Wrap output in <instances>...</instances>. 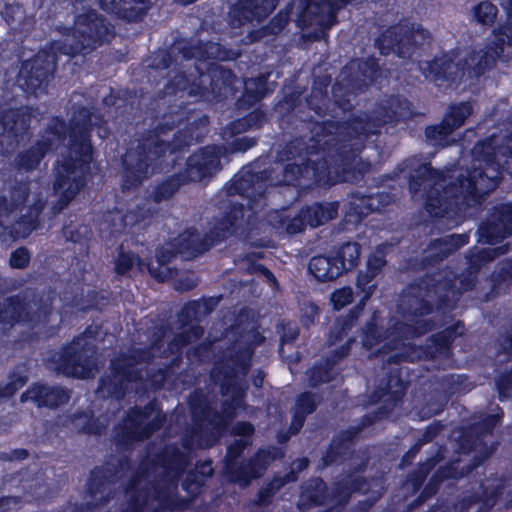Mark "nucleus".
Segmentation results:
<instances>
[{"mask_svg": "<svg viewBox=\"0 0 512 512\" xmlns=\"http://www.w3.org/2000/svg\"><path fill=\"white\" fill-rule=\"evenodd\" d=\"M91 145L82 140L74 144L56 167L55 191L66 205L82 188L91 160Z\"/></svg>", "mask_w": 512, "mask_h": 512, "instance_id": "obj_1", "label": "nucleus"}, {"mask_svg": "<svg viewBox=\"0 0 512 512\" xmlns=\"http://www.w3.org/2000/svg\"><path fill=\"white\" fill-rule=\"evenodd\" d=\"M471 113L472 107L469 103H460L450 107L440 126H432L426 129L427 138L436 144L446 145L445 137L452 133L454 129L462 126Z\"/></svg>", "mask_w": 512, "mask_h": 512, "instance_id": "obj_2", "label": "nucleus"}, {"mask_svg": "<svg viewBox=\"0 0 512 512\" xmlns=\"http://www.w3.org/2000/svg\"><path fill=\"white\" fill-rule=\"evenodd\" d=\"M337 215V207L333 203L326 205L315 204L312 207L303 209L299 217L294 219L288 226L287 231L291 234L302 231L305 224L311 227H317L326 221L335 218Z\"/></svg>", "mask_w": 512, "mask_h": 512, "instance_id": "obj_3", "label": "nucleus"}, {"mask_svg": "<svg viewBox=\"0 0 512 512\" xmlns=\"http://www.w3.org/2000/svg\"><path fill=\"white\" fill-rule=\"evenodd\" d=\"M217 164L218 158L213 149L207 148L189 159L188 176L193 181L202 180L216 168Z\"/></svg>", "mask_w": 512, "mask_h": 512, "instance_id": "obj_4", "label": "nucleus"}, {"mask_svg": "<svg viewBox=\"0 0 512 512\" xmlns=\"http://www.w3.org/2000/svg\"><path fill=\"white\" fill-rule=\"evenodd\" d=\"M67 394L58 388H47L42 385H34L21 396V401L33 400L39 406H57L67 401Z\"/></svg>", "mask_w": 512, "mask_h": 512, "instance_id": "obj_5", "label": "nucleus"}, {"mask_svg": "<svg viewBox=\"0 0 512 512\" xmlns=\"http://www.w3.org/2000/svg\"><path fill=\"white\" fill-rule=\"evenodd\" d=\"M310 272L321 281L332 280L343 272V265H339L336 258L318 256L310 260Z\"/></svg>", "mask_w": 512, "mask_h": 512, "instance_id": "obj_6", "label": "nucleus"}, {"mask_svg": "<svg viewBox=\"0 0 512 512\" xmlns=\"http://www.w3.org/2000/svg\"><path fill=\"white\" fill-rule=\"evenodd\" d=\"M76 27L77 31L82 36L83 41L81 45H77L73 48L74 53L85 50L86 46L89 47L93 34H98L100 28H102L94 13L79 16L76 21Z\"/></svg>", "mask_w": 512, "mask_h": 512, "instance_id": "obj_7", "label": "nucleus"}, {"mask_svg": "<svg viewBox=\"0 0 512 512\" xmlns=\"http://www.w3.org/2000/svg\"><path fill=\"white\" fill-rule=\"evenodd\" d=\"M493 185V181L484 177L481 172L475 171L473 176L460 181L459 191L461 194L466 192L474 198L483 197Z\"/></svg>", "mask_w": 512, "mask_h": 512, "instance_id": "obj_8", "label": "nucleus"}, {"mask_svg": "<svg viewBox=\"0 0 512 512\" xmlns=\"http://www.w3.org/2000/svg\"><path fill=\"white\" fill-rule=\"evenodd\" d=\"M94 369L95 365L91 360L78 358L77 363L74 360L73 363L69 361V363L65 364L62 371L68 376L86 378L92 375Z\"/></svg>", "mask_w": 512, "mask_h": 512, "instance_id": "obj_9", "label": "nucleus"}, {"mask_svg": "<svg viewBox=\"0 0 512 512\" xmlns=\"http://www.w3.org/2000/svg\"><path fill=\"white\" fill-rule=\"evenodd\" d=\"M359 246L356 243H347L343 245L338 253L336 261L339 265H343V271L351 269L356 265L359 258Z\"/></svg>", "mask_w": 512, "mask_h": 512, "instance_id": "obj_10", "label": "nucleus"}, {"mask_svg": "<svg viewBox=\"0 0 512 512\" xmlns=\"http://www.w3.org/2000/svg\"><path fill=\"white\" fill-rule=\"evenodd\" d=\"M497 14V8L490 2H481L473 8L474 19L483 25L493 23Z\"/></svg>", "mask_w": 512, "mask_h": 512, "instance_id": "obj_11", "label": "nucleus"}, {"mask_svg": "<svg viewBox=\"0 0 512 512\" xmlns=\"http://www.w3.org/2000/svg\"><path fill=\"white\" fill-rule=\"evenodd\" d=\"M181 253H189L191 255L195 253H200L207 249V246L202 245L199 242V236L193 233H189L187 235H181Z\"/></svg>", "mask_w": 512, "mask_h": 512, "instance_id": "obj_12", "label": "nucleus"}, {"mask_svg": "<svg viewBox=\"0 0 512 512\" xmlns=\"http://www.w3.org/2000/svg\"><path fill=\"white\" fill-rule=\"evenodd\" d=\"M137 267L142 270L144 264L140 261V259L131 253H121L116 262V270L118 273H125L129 269Z\"/></svg>", "mask_w": 512, "mask_h": 512, "instance_id": "obj_13", "label": "nucleus"}, {"mask_svg": "<svg viewBox=\"0 0 512 512\" xmlns=\"http://www.w3.org/2000/svg\"><path fill=\"white\" fill-rule=\"evenodd\" d=\"M352 296L353 293L351 288L345 287L336 290L331 295V302L333 304V307L337 310L343 308L352 301Z\"/></svg>", "mask_w": 512, "mask_h": 512, "instance_id": "obj_14", "label": "nucleus"}, {"mask_svg": "<svg viewBox=\"0 0 512 512\" xmlns=\"http://www.w3.org/2000/svg\"><path fill=\"white\" fill-rule=\"evenodd\" d=\"M34 228V219L31 215L28 223H26L24 219L17 222L13 231L10 232V236L12 238L26 237Z\"/></svg>", "mask_w": 512, "mask_h": 512, "instance_id": "obj_15", "label": "nucleus"}, {"mask_svg": "<svg viewBox=\"0 0 512 512\" xmlns=\"http://www.w3.org/2000/svg\"><path fill=\"white\" fill-rule=\"evenodd\" d=\"M29 258V253L26 249H17L11 255L10 263L15 268H23L29 262Z\"/></svg>", "mask_w": 512, "mask_h": 512, "instance_id": "obj_16", "label": "nucleus"}, {"mask_svg": "<svg viewBox=\"0 0 512 512\" xmlns=\"http://www.w3.org/2000/svg\"><path fill=\"white\" fill-rule=\"evenodd\" d=\"M378 331L374 326L368 327L363 336V345L367 348H372L378 343Z\"/></svg>", "mask_w": 512, "mask_h": 512, "instance_id": "obj_17", "label": "nucleus"}, {"mask_svg": "<svg viewBox=\"0 0 512 512\" xmlns=\"http://www.w3.org/2000/svg\"><path fill=\"white\" fill-rule=\"evenodd\" d=\"M19 306L15 304H8L3 310L0 309V322H10L15 318L18 313Z\"/></svg>", "mask_w": 512, "mask_h": 512, "instance_id": "obj_18", "label": "nucleus"}, {"mask_svg": "<svg viewBox=\"0 0 512 512\" xmlns=\"http://www.w3.org/2000/svg\"><path fill=\"white\" fill-rule=\"evenodd\" d=\"M146 418V413L137 416V419L130 417L126 426L133 432H136L140 425L143 424Z\"/></svg>", "mask_w": 512, "mask_h": 512, "instance_id": "obj_19", "label": "nucleus"}, {"mask_svg": "<svg viewBox=\"0 0 512 512\" xmlns=\"http://www.w3.org/2000/svg\"><path fill=\"white\" fill-rule=\"evenodd\" d=\"M26 197V188L20 187L19 189L15 190L12 194V199L14 202H17L15 206L18 208L20 203L25 200Z\"/></svg>", "mask_w": 512, "mask_h": 512, "instance_id": "obj_20", "label": "nucleus"}, {"mask_svg": "<svg viewBox=\"0 0 512 512\" xmlns=\"http://www.w3.org/2000/svg\"><path fill=\"white\" fill-rule=\"evenodd\" d=\"M499 40L504 43L507 41L508 44H512V27H507L504 31H501V36H499Z\"/></svg>", "mask_w": 512, "mask_h": 512, "instance_id": "obj_21", "label": "nucleus"}, {"mask_svg": "<svg viewBox=\"0 0 512 512\" xmlns=\"http://www.w3.org/2000/svg\"><path fill=\"white\" fill-rule=\"evenodd\" d=\"M237 432L241 435H250L253 432V427L248 423H240L237 425Z\"/></svg>", "mask_w": 512, "mask_h": 512, "instance_id": "obj_22", "label": "nucleus"}, {"mask_svg": "<svg viewBox=\"0 0 512 512\" xmlns=\"http://www.w3.org/2000/svg\"><path fill=\"white\" fill-rule=\"evenodd\" d=\"M501 6L506 12L508 19L512 20V0H501Z\"/></svg>", "mask_w": 512, "mask_h": 512, "instance_id": "obj_23", "label": "nucleus"}, {"mask_svg": "<svg viewBox=\"0 0 512 512\" xmlns=\"http://www.w3.org/2000/svg\"><path fill=\"white\" fill-rule=\"evenodd\" d=\"M384 265V260L382 258H374L369 260V266L375 269H378Z\"/></svg>", "mask_w": 512, "mask_h": 512, "instance_id": "obj_24", "label": "nucleus"}, {"mask_svg": "<svg viewBox=\"0 0 512 512\" xmlns=\"http://www.w3.org/2000/svg\"><path fill=\"white\" fill-rule=\"evenodd\" d=\"M425 33L421 30L414 31L412 34L413 43L418 44L419 39H424Z\"/></svg>", "mask_w": 512, "mask_h": 512, "instance_id": "obj_25", "label": "nucleus"}, {"mask_svg": "<svg viewBox=\"0 0 512 512\" xmlns=\"http://www.w3.org/2000/svg\"><path fill=\"white\" fill-rule=\"evenodd\" d=\"M24 382L22 380L18 381L17 386L13 388H7L6 391L2 394L3 396H10L12 395L19 387H22Z\"/></svg>", "mask_w": 512, "mask_h": 512, "instance_id": "obj_26", "label": "nucleus"}, {"mask_svg": "<svg viewBox=\"0 0 512 512\" xmlns=\"http://www.w3.org/2000/svg\"><path fill=\"white\" fill-rule=\"evenodd\" d=\"M44 154V151L41 150V152L37 153L36 157H35V160L33 161V163H29V162H24L23 165L27 168V169H30L33 167L34 163H37L39 162V159H40V156Z\"/></svg>", "mask_w": 512, "mask_h": 512, "instance_id": "obj_27", "label": "nucleus"}, {"mask_svg": "<svg viewBox=\"0 0 512 512\" xmlns=\"http://www.w3.org/2000/svg\"><path fill=\"white\" fill-rule=\"evenodd\" d=\"M456 240L458 241L457 245L460 246V245H463V244H465L467 242V237L464 236V235H459V236L456 237Z\"/></svg>", "mask_w": 512, "mask_h": 512, "instance_id": "obj_28", "label": "nucleus"}, {"mask_svg": "<svg viewBox=\"0 0 512 512\" xmlns=\"http://www.w3.org/2000/svg\"><path fill=\"white\" fill-rule=\"evenodd\" d=\"M7 205L6 203H3L0 205V217L6 216L7 213Z\"/></svg>", "mask_w": 512, "mask_h": 512, "instance_id": "obj_29", "label": "nucleus"}, {"mask_svg": "<svg viewBox=\"0 0 512 512\" xmlns=\"http://www.w3.org/2000/svg\"><path fill=\"white\" fill-rule=\"evenodd\" d=\"M196 285V283L194 281H191V283L187 284L186 286H179L177 287L178 289H182V290H189L191 288H193L194 286Z\"/></svg>", "mask_w": 512, "mask_h": 512, "instance_id": "obj_30", "label": "nucleus"}, {"mask_svg": "<svg viewBox=\"0 0 512 512\" xmlns=\"http://www.w3.org/2000/svg\"><path fill=\"white\" fill-rule=\"evenodd\" d=\"M385 39H386V36H383V38L379 40V47H380V50H381V52H382V53H384V54H385V53H388V50H386V49L383 47V45H382V43L384 42V40H385Z\"/></svg>", "mask_w": 512, "mask_h": 512, "instance_id": "obj_31", "label": "nucleus"}, {"mask_svg": "<svg viewBox=\"0 0 512 512\" xmlns=\"http://www.w3.org/2000/svg\"><path fill=\"white\" fill-rule=\"evenodd\" d=\"M482 149H483V146H482V145H478V146H476V147L473 149V154H474L475 156H479V155H480V153H481V151H482Z\"/></svg>", "mask_w": 512, "mask_h": 512, "instance_id": "obj_32", "label": "nucleus"}, {"mask_svg": "<svg viewBox=\"0 0 512 512\" xmlns=\"http://www.w3.org/2000/svg\"><path fill=\"white\" fill-rule=\"evenodd\" d=\"M2 226H3V223L1 222V223H0V238H2L4 241H6V240H7V238H6V236H5V232H4V231H2ZM4 229H5V228L3 227V230H4Z\"/></svg>", "mask_w": 512, "mask_h": 512, "instance_id": "obj_33", "label": "nucleus"}, {"mask_svg": "<svg viewBox=\"0 0 512 512\" xmlns=\"http://www.w3.org/2000/svg\"><path fill=\"white\" fill-rule=\"evenodd\" d=\"M254 15H252L249 11L243 13V18L246 20L252 19Z\"/></svg>", "mask_w": 512, "mask_h": 512, "instance_id": "obj_34", "label": "nucleus"}, {"mask_svg": "<svg viewBox=\"0 0 512 512\" xmlns=\"http://www.w3.org/2000/svg\"><path fill=\"white\" fill-rule=\"evenodd\" d=\"M299 170V168L297 166H294V165H291L289 166L288 170H287V173H291V174H294V171L295 170Z\"/></svg>", "mask_w": 512, "mask_h": 512, "instance_id": "obj_35", "label": "nucleus"}, {"mask_svg": "<svg viewBox=\"0 0 512 512\" xmlns=\"http://www.w3.org/2000/svg\"><path fill=\"white\" fill-rule=\"evenodd\" d=\"M512 233V225H507L505 228V235H509Z\"/></svg>", "mask_w": 512, "mask_h": 512, "instance_id": "obj_36", "label": "nucleus"}, {"mask_svg": "<svg viewBox=\"0 0 512 512\" xmlns=\"http://www.w3.org/2000/svg\"><path fill=\"white\" fill-rule=\"evenodd\" d=\"M204 468L206 469V470H205V473H207V474H211V472H212V468H211L210 464H207Z\"/></svg>", "mask_w": 512, "mask_h": 512, "instance_id": "obj_37", "label": "nucleus"}, {"mask_svg": "<svg viewBox=\"0 0 512 512\" xmlns=\"http://www.w3.org/2000/svg\"><path fill=\"white\" fill-rule=\"evenodd\" d=\"M292 180H293V177H292V176H288V175H286V176H285V182H287V183H291V182H292Z\"/></svg>", "mask_w": 512, "mask_h": 512, "instance_id": "obj_38", "label": "nucleus"}, {"mask_svg": "<svg viewBox=\"0 0 512 512\" xmlns=\"http://www.w3.org/2000/svg\"><path fill=\"white\" fill-rule=\"evenodd\" d=\"M147 268H148L149 272H150L152 275H154L155 277H160V275H158L156 272H154V271L152 270V268H151V267H149V266H148Z\"/></svg>", "mask_w": 512, "mask_h": 512, "instance_id": "obj_39", "label": "nucleus"}, {"mask_svg": "<svg viewBox=\"0 0 512 512\" xmlns=\"http://www.w3.org/2000/svg\"><path fill=\"white\" fill-rule=\"evenodd\" d=\"M372 293L371 287H369L368 292L366 293L365 297L368 298L370 294Z\"/></svg>", "mask_w": 512, "mask_h": 512, "instance_id": "obj_40", "label": "nucleus"}, {"mask_svg": "<svg viewBox=\"0 0 512 512\" xmlns=\"http://www.w3.org/2000/svg\"><path fill=\"white\" fill-rule=\"evenodd\" d=\"M310 310H311V312H312V313H316V307H315V306H313V305H312V306L310 307Z\"/></svg>", "mask_w": 512, "mask_h": 512, "instance_id": "obj_41", "label": "nucleus"}, {"mask_svg": "<svg viewBox=\"0 0 512 512\" xmlns=\"http://www.w3.org/2000/svg\"><path fill=\"white\" fill-rule=\"evenodd\" d=\"M232 13H233V15H236V14L238 13V8H237V7H235V8L233 9Z\"/></svg>", "mask_w": 512, "mask_h": 512, "instance_id": "obj_42", "label": "nucleus"}, {"mask_svg": "<svg viewBox=\"0 0 512 512\" xmlns=\"http://www.w3.org/2000/svg\"><path fill=\"white\" fill-rule=\"evenodd\" d=\"M454 66L453 65H448L447 69L451 72L453 70Z\"/></svg>", "mask_w": 512, "mask_h": 512, "instance_id": "obj_43", "label": "nucleus"}, {"mask_svg": "<svg viewBox=\"0 0 512 512\" xmlns=\"http://www.w3.org/2000/svg\"><path fill=\"white\" fill-rule=\"evenodd\" d=\"M308 9H309V12H312V5H310V6L308 7Z\"/></svg>", "mask_w": 512, "mask_h": 512, "instance_id": "obj_44", "label": "nucleus"}, {"mask_svg": "<svg viewBox=\"0 0 512 512\" xmlns=\"http://www.w3.org/2000/svg\"><path fill=\"white\" fill-rule=\"evenodd\" d=\"M511 216H512V213H511Z\"/></svg>", "mask_w": 512, "mask_h": 512, "instance_id": "obj_45", "label": "nucleus"}]
</instances>
